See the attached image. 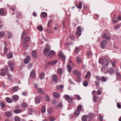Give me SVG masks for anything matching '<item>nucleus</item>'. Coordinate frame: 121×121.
Wrapping results in <instances>:
<instances>
[{"label":"nucleus","mask_w":121,"mask_h":121,"mask_svg":"<svg viewBox=\"0 0 121 121\" xmlns=\"http://www.w3.org/2000/svg\"><path fill=\"white\" fill-rule=\"evenodd\" d=\"M16 64V62L15 61H9L8 62V64L9 66H13V65H15Z\"/></svg>","instance_id":"11"},{"label":"nucleus","mask_w":121,"mask_h":121,"mask_svg":"<svg viewBox=\"0 0 121 121\" xmlns=\"http://www.w3.org/2000/svg\"><path fill=\"white\" fill-rule=\"evenodd\" d=\"M87 56L91 57L92 56V54L91 52L90 51H88L87 52Z\"/></svg>","instance_id":"42"},{"label":"nucleus","mask_w":121,"mask_h":121,"mask_svg":"<svg viewBox=\"0 0 121 121\" xmlns=\"http://www.w3.org/2000/svg\"><path fill=\"white\" fill-rule=\"evenodd\" d=\"M16 17L17 18L20 19L23 18L22 13L21 12L18 11H17Z\"/></svg>","instance_id":"5"},{"label":"nucleus","mask_w":121,"mask_h":121,"mask_svg":"<svg viewBox=\"0 0 121 121\" xmlns=\"http://www.w3.org/2000/svg\"><path fill=\"white\" fill-rule=\"evenodd\" d=\"M57 61L56 60H55L53 61H51L48 62V64L49 65H53L57 63Z\"/></svg>","instance_id":"25"},{"label":"nucleus","mask_w":121,"mask_h":121,"mask_svg":"<svg viewBox=\"0 0 121 121\" xmlns=\"http://www.w3.org/2000/svg\"><path fill=\"white\" fill-rule=\"evenodd\" d=\"M95 78L97 81H101L102 82H105L106 81V78L105 77H103L101 78L99 76H96Z\"/></svg>","instance_id":"3"},{"label":"nucleus","mask_w":121,"mask_h":121,"mask_svg":"<svg viewBox=\"0 0 121 121\" xmlns=\"http://www.w3.org/2000/svg\"><path fill=\"white\" fill-rule=\"evenodd\" d=\"M100 45L101 47L102 48H104L106 46V41L104 40L101 42Z\"/></svg>","instance_id":"13"},{"label":"nucleus","mask_w":121,"mask_h":121,"mask_svg":"<svg viewBox=\"0 0 121 121\" xmlns=\"http://www.w3.org/2000/svg\"><path fill=\"white\" fill-rule=\"evenodd\" d=\"M21 107H22L25 108L27 106V104L26 103L24 102H22L21 103Z\"/></svg>","instance_id":"44"},{"label":"nucleus","mask_w":121,"mask_h":121,"mask_svg":"<svg viewBox=\"0 0 121 121\" xmlns=\"http://www.w3.org/2000/svg\"><path fill=\"white\" fill-rule=\"evenodd\" d=\"M19 97L17 95H13L12 98L13 100L14 101L17 100L18 99Z\"/></svg>","instance_id":"23"},{"label":"nucleus","mask_w":121,"mask_h":121,"mask_svg":"<svg viewBox=\"0 0 121 121\" xmlns=\"http://www.w3.org/2000/svg\"><path fill=\"white\" fill-rule=\"evenodd\" d=\"M7 57L8 59L11 58L13 57V54L11 53H8L7 55Z\"/></svg>","instance_id":"36"},{"label":"nucleus","mask_w":121,"mask_h":121,"mask_svg":"<svg viewBox=\"0 0 121 121\" xmlns=\"http://www.w3.org/2000/svg\"><path fill=\"white\" fill-rule=\"evenodd\" d=\"M30 60V57L29 56H27L24 59V62L26 64H27L29 62Z\"/></svg>","instance_id":"12"},{"label":"nucleus","mask_w":121,"mask_h":121,"mask_svg":"<svg viewBox=\"0 0 121 121\" xmlns=\"http://www.w3.org/2000/svg\"><path fill=\"white\" fill-rule=\"evenodd\" d=\"M98 100V97L97 95L93 97V100L94 102H96Z\"/></svg>","instance_id":"28"},{"label":"nucleus","mask_w":121,"mask_h":121,"mask_svg":"<svg viewBox=\"0 0 121 121\" xmlns=\"http://www.w3.org/2000/svg\"><path fill=\"white\" fill-rule=\"evenodd\" d=\"M53 111V108H49L48 110V112L49 113H52Z\"/></svg>","instance_id":"37"},{"label":"nucleus","mask_w":121,"mask_h":121,"mask_svg":"<svg viewBox=\"0 0 121 121\" xmlns=\"http://www.w3.org/2000/svg\"><path fill=\"white\" fill-rule=\"evenodd\" d=\"M83 84L85 86H87L88 85V82L86 80H85L83 83Z\"/></svg>","instance_id":"59"},{"label":"nucleus","mask_w":121,"mask_h":121,"mask_svg":"<svg viewBox=\"0 0 121 121\" xmlns=\"http://www.w3.org/2000/svg\"><path fill=\"white\" fill-rule=\"evenodd\" d=\"M19 89V87L17 86H15L13 87L12 90V91L14 92H15L17 91Z\"/></svg>","instance_id":"29"},{"label":"nucleus","mask_w":121,"mask_h":121,"mask_svg":"<svg viewBox=\"0 0 121 121\" xmlns=\"http://www.w3.org/2000/svg\"><path fill=\"white\" fill-rule=\"evenodd\" d=\"M0 71H1V72H0V75L1 76H5L6 73L7 72L5 71H4L2 70V69H0Z\"/></svg>","instance_id":"24"},{"label":"nucleus","mask_w":121,"mask_h":121,"mask_svg":"<svg viewBox=\"0 0 121 121\" xmlns=\"http://www.w3.org/2000/svg\"><path fill=\"white\" fill-rule=\"evenodd\" d=\"M26 43H23L22 44V46L25 48H27L28 47V45Z\"/></svg>","instance_id":"63"},{"label":"nucleus","mask_w":121,"mask_h":121,"mask_svg":"<svg viewBox=\"0 0 121 121\" xmlns=\"http://www.w3.org/2000/svg\"><path fill=\"white\" fill-rule=\"evenodd\" d=\"M98 118L100 121H103V117L100 114L99 115Z\"/></svg>","instance_id":"58"},{"label":"nucleus","mask_w":121,"mask_h":121,"mask_svg":"<svg viewBox=\"0 0 121 121\" xmlns=\"http://www.w3.org/2000/svg\"><path fill=\"white\" fill-rule=\"evenodd\" d=\"M92 94L93 97L97 95L96 92L95 91H93L92 92Z\"/></svg>","instance_id":"61"},{"label":"nucleus","mask_w":121,"mask_h":121,"mask_svg":"<svg viewBox=\"0 0 121 121\" xmlns=\"http://www.w3.org/2000/svg\"><path fill=\"white\" fill-rule=\"evenodd\" d=\"M57 72L59 74H62V70L61 68H59L58 69Z\"/></svg>","instance_id":"47"},{"label":"nucleus","mask_w":121,"mask_h":121,"mask_svg":"<svg viewBox=\"0 0 121 121\" xmlns=\"http://www.w3.org/2000/svg\"><path fill=\"white\" fill-rule=\"evenodd\" d=\"M76 34L78 36H80L81 34V32L77 31L76 33Z\"/></svg>","instance_id":"62"},{"label":"nucleus","mask_w":121,"mask_h":121,"mask_svg":"<svg viewBox=\"0 0 121 121\" xmlns=\"http://www.w3.org/2000/svg\"><path fill=\"white\" fill-rule=\"evenodd\" d=\"M67 66L69 72L70 73L72 69V68L70 65L69 64H67Z\"/></svg>","instance_id":"31"},{"label":"nucleus","mask_w":121,"mask_h":121,"mask_svg":"<svg viewBox=\"0 0 121 121\" xmlns=\"http://www.w3.org/2000/svg\"><path fill=\"white\" fill-rule=\"evenodd\" d=\"M87 119V117L86 115L83 116L82 117V121H86Z\"/></svg>","instance_id":"53"},{"label":"nucleus","mask_w":121,"mask_h":121,"mask_svg":"<svg viewBox=\"0 0 121 121\" xmlns=\"http://www.w3.org/2000/svg\"><path fill=\"white\" fill-rule=\"evenodd\" d=\"M45 76V74L43 72H42L40 74L39 76V78L41 79H43Z\"/></svg>","instance_id":"30"},{"label":"nucleus","mask_w":121,"mask_h":121,"mask_svg":"<svg viewBox=\"0 0 121 121\" xmlns=\"http://www.w3.org/2000/svg\"><path fill=\"white\" fill-rule=\"evenodd\" d=\"M53 22V20H50L49 21L48 24V27H51V26Z\"/></svg>","instance_id":"45"},{"label":"nucleus","mask_w":121,"mask_h":121,"mask_svg":"<svg viewBox=\"0 0 121 121\" xmlns=\"http://www.w3.org/2000/svg\"><path fill=\"white\" fill-rule=\"evenodd\" d=\"M8 49L7 47L5 46L4 48V54L6 55L8 51Z\"/></svg>","instance_id":"27"},{"label":"nucleus","mask_w":121,"mask_h":121,"mask_svg":"<svg viewBox=\"0 0 121 121\" xmlns=\"http://www.w3.org/2000/svg\"><path fill=\"white\" fill-rule=\"evenodd\" d=\"M83 30V29L80 26H78L77 28V30L78 31L81 32L82 31V30Z\"/></svg>","instance_id":"60"},{"label":"nucleus","mask_w":121,"mask_h":121,"mask_svg":"<svg viewBox=\"0 0 121 121\" xmlns=\"http://www.w3.org/2000/svg\"><path fill=\"white\" fill-rule=\"evenodd\" d=\"M32 56L34 57L35 58H36V51L35 50H33L32 52Z\"/></svg>","instance_id":"52"},{"label":"nucleus","mask_w":121,"mask_h":121,"mask_svg":"<svg viewBox=\"0 0 121 121\" xmlns=\"http://www.w3.org/2000/svg\"><path fill=\"white\" fill-rule=\"evenodd\" d=\"M53 96L55 98H57L60 96V94L56 92H53L52 93Z\"/></svg>","instance_id":"14"},{"label":"nucleus","mask_w":121,"mask_h":121,"mask_svg":"<svg viewBox=\"0 0 121 121\" xmlns=\"http://www.w3.org/2000/svg\"><path fill=\"white\" fill-rule=\"evenodd\" d=\"M9 11L12 14H14L16 11V7L15 6H12L9 10Z\"/></svg>","instance_id":"7"},{"label":"nucleus","mask_w":121,"mask_h":121,"mask_svg":"<svg viewBox=\"0 0 121 121\" xmlns=\"http://www.w3.org/2000/svg\"><path fill=\"white\" fill-rule=\"evenodd\" d=\"M7 14L6 10L2 8L0 9V15L2 16H4Z\"/></svg>","instance_id":"4"},{"label":"nucleus","mask_w":121,"mask_h":121,"mask_svg":"<svg viewBox=\"0 0 121 121\" xmlns=\"http://www.w3.org/2000/svg\"><path fill=\"white\" fill-rule=\"evenodd\" d=\"M69 37L72 40H74V36L72 34H71L69 35Z\"/></svg>","instance_id":"40"},{"label":"nucleus","mask_w":121,"mask_h":121,"mask_svg":"<svg viewBox=\"0 0 121 121\" xmlns=\"http://www.w3.org/2000/svg\"><path fill=\"white\" fill-rule=\"evenodd\" d=\"M64 97L65 100L69 102H71L73 101V99L72 98L70 97L69 95H64Z\"/></svg>","instance_id":"6"},{"label":"nucleus","mask_w":121,"mask_h":121,"mask_svg":"<svg viewBox=\"0 0 121 121\" xmlns=\"http://www.w3.org/2000/svg\"><path fill=\"white\" fill-rule=\"evenodd\" d=\"M61 26L60 25H57V24L55 25L54 28V30H58L60 27Z\"/></svg>","instance_id":"35"},{"label":"nucleus","mask_w":121,"mask_h":121,"mask_svg":"<svg viewBox=\"0 0 121 121\" xmlns=\"http://www.w3.org/2000/svg\"><path fill=\"white\" fill-rule=\"evenodd\" d=\"M59 56L62 58L63 61H64L65 60V56L63 55L62 52H60L59 54Z\"/></svg>","instance_id":"18"},{"label":"nucleus","mask_w":121,"mask_h":121,"mask_svg":"<svg viewBox=\"0 0 121 121\" xmlns=\"http://www.w3.org/2000/svg\"><path fill=\"white\" fill-rule=\"evenodd\" d=\"M106 65H105L103 64L102 65V67L101 69V71L103 73H106Z\"/></svg>","instance_id":"22"},{"label":"nucleus","mask_w":121,"mask_h":121,"mask_svg":"<svg viewBox=\"0 0 121 121\" xmlns=\"http://www.w3.org/2000/svg\"><path fill=\"white\" fill-rule=\"evenodd\" d=\"M37 28L38 30L40 31H42L43 30V27L41 26H38Z\"/></svg>","instance_id":"48"},{"label":"nucleus","mask_w":121,"mask_h":121,"mask_svg":"<svg viewBox=\"0 0 121 121\" xmlns=\"http://www.w3.org/2000/svg\"><path fill=\"white\" fill-rule=\"evenodd\" d=\"M91 73L90 72H87L86 75L85 76V78L86 79H87L88 78L89 76L91 75Z\"/></svg>","instance_id":"49"},{"label":"nucleus","mask_w":121,"mask_h":121,"mask_svg":"<svg viewBox=\"0 0 121 121\" xmlns=\"http://www.w3.org/2000/svg\"><path fill=\"white\" fill-rule=\"evenodd\" d=\"M30 39V37L29 36L26 37L23 40V43H26L29 41Z\"/></svg>","instance_id":"19"},{"label":"nucleus","mask_w":121,"mask_h":121,"mask_svg":"<svg viewBox=\"0 0 121 121\" xmlns=\"http://www.w3.org/2000/svg\"><path fill=\"white\" fill-rule=\"evenodd\" d=\"M41 99V97L40 95L37 96L35 99V102L36 103H39Z\"/></svg>","instance_id":"9"},{"label":"nucleus","mask_w":121,"mask_h":121,"mask_svg":"<svg viewBox=\"0 0 121 121\" xmlns=\"http://www.w3.org/2000/svg\"><path fill=\"white\" fill-rule=\"evenodd\" d=\"M57 89L59 90H61L63 88V85H57L56 86Z\"/></svg>","instance_id":"34"},{"label":"nucleus","mask_w":121,"mask_h":121,"mask_svg":"<svg viewBox=\"0 0 121 121\" xmlns=\"http://www.w3.org/2000/svg\"><path fill=\"white\" fill-rule=\"evenodd\" d=\"M116 62V60H114L112 62H111V64L112 66L114 68H115V65Z\"/></svg>","instance_id":"57"},{"label":"nucleus","mask_w":121,"mask_h":121,"mask_svg":"<svg viewBox=\"0 0 121 121\" xmlns=\"http://www.w3.org/2000/svg\"><path fill=\"white\" fill-rule=\"evenodd\" d=\"M82 3L81 2L78 3V4H76L75 5L79 9H81L82 7Z\"/></svg>","instance_id":"26"},{"label":"nucleus","mask_w":121,"mask_h":121,"mask_svg":"<svg viewBox=\"0 0 121 121\" xmlns=\"http://www.w3.org/2000/svg\"><path fill=\"white\" fill-rule=\"evenodd\" d=\"M73 74L77 76L76 79L77 82H80L81 81V72L77 70H74L73 71Z\"/></svg>","instance_id":"1"},{"label":"nucleus","mask_w":121,"mask_h":121,"mask_svg":"<svg viewBox=\"0 0 121 121\" xmlns=\"http://www.w3.org/2000/svg\"><path fill=\"white\" fill-rule=\"evenodd\" d=\"M53 81L55 82H57V76L55 74L53 75L52 76Z\"/></svg>","instance_id":"16"},{"label":"nucleus","mask_w":121,"mask_h":121,"mask_svg":"<svg viewBox=\"0 0 121 121\" xmlns=\"http://www.w3.org/2000/svg\"><path fill=\"white\" fill-rule=\"evenodd\" d=\"M45 107L44 105L41 108V111L42 113H44L45 111Z\"/></svg>","instance_id":"39"},{"label":"nucleus","mask_w":121,"mask_h":121,"mask_svg":"<svg viewBox=\"0 0 121 121\" xmlns=\"http://www.w3.org/2000/svg\"><path fill=\"white\" fill-rule=\"evenodd\" d=\"M55 54V52L52 50L50 51L48 53V56L50 57H52L54 56Z\"/></svg>","instance_id":"10"},{"label":"nucleus","mask_w":121,"mask_h":121,"mask_svg":"<svg viewBox=\"0 0 121 121\" xmlns=\"http://www.w3.org/2000/svg\"><path fill=\"white\" fill-rule=\"evenodd\" d=\"M5 100L8 103H10L12 102V100L11 99L8 97L6 98Z\"/></svg>","instance_id":"41"},{"label":"nucleus","mask_w":121,"mask_h":121,"mask_svg":"<svg viewBox=\"0 0 121 121\" xmlns=\"http://www.w3.org/2000/svg\"><path fill=\"white\" fill-rule=\"evenodd\" d=\"M26 31H23L22 33V34L21 36V39H22L26 35Z\"/></svg>","instance_id":"33"},{"label":"nucleus","mask_w":121,"mask_h":121,"mask_svg":"<svg viewBox=\"0 0 121 121\" xmlns=\"http://www.w3.org/2000/svg\"><path fill=\"white\" fill-rule=\"evenodd\" d=\"M80 51V48L79 47H76L75 49L74 52L76 54H77Z\"/></svg>","instance_id":"43"},{"label":"nucleus","mask_w":121,"mask_h":121,"mask_svg":"<svg viewBox=\"0 0 121 121\" xmlns=\"http://www.w3.org/2000/svg\"><path fill=\"white\" fill-rule=\"evenodd\" d=\"M37 91L38 93L41 94H45V92H44L42 89L41 88H39L37 89Z\"/></svg>","instance_id":"21"},{"label":"nucleus","mask_w":121,"mask_h":121,"mask_svg":"<svg viewBox=\"0 0 121 121\" xmlns=\"http://www.w3.org/2000/svg\"><path fill=\"white\" fill-rule=\"evenodd\" d=\"M99 62L100 64H103L104 62V60L103 58H100L99 60Z\"/></svg>","instance_id":"51"},{"label":"nucleus","mask_w":121,"mask_h":121,"mask_svg":"<svg viewBox=\"0 0 121 121\" xmlns=\"http://www.w3.org/2000/svg\"><path fill=\"white\" fill-rule=\"evenodd\" d=\"M117 79L121 81V75L118 73H117Z\"/></svg>","instance_id":"38"},{"label":"nucleus","mask_w":121,"mask_h":121,"mask_svg":"<svg viewBox=\"0 0 121 121\" xmlns=\"http://www.w3.org/2000/svg\"><path fill=\"white\" fill-rule=\"evenodd\" d=\"M5 35V32L3 31H1L0 32V37H4Z\"/></svg>","instance_id":"55"},{"label":"nucleus","mask_w":121,"mask_h":121,"mask_svg":"<svg viewBox=\"0 0 121 121\" xmlns=\"http://www.w3.org/2000/svg\"><path fill=\"white\" fill-rule=\"evenodd\" d=\"M15 120L16 121H20V119L18 117H15L14 118Z\"/></svg>","instance_id":"64"},{"label":"nucleus","mask_w":121,"mask_h":121,"mask_svg":"<svg viewBox=\"0 0 121 121\" xmlns=\"http://www.w3.org/2000/svg\"><path fill=\"white\" fill-rule=\"evenodd\" d=\"M22 111V110L21 109H19L18 110H15L14 111V112L15 113H18L21 112Z\"/></svg>","instance_id":"54"},{"label":"nucleus","mask_w":121,"mask_h":121,"mask_svg":"<svg viewBox=\"0 0 121 121\" xmlns=\"http://www.w3.org/2000/svg\"><path fill=\"white\" fill-rule=\"evenodd\" d=\"M82 108V106L81 105H79L77 109L75 111L74 113H79L80 112V111L81 110Z\"/></svg>","instance_id":"8"},{"label":"nucleus","mask_w":121,"mask_h":121,"mask_svg":"<svg viewBox=\"0 0 121 121\" xmlns=\"http://www.w3.org/2000/svg\"><path fill=\"white\" fill-rule=\"evenodd\" d=\"M62 104L60 102H59L57 105H55V107L56 108H58V107H62Z\"/></svg>","instance_id":"32"},{"label":"nucleus","mask_w":121,"mask_h":121,"mask_svg":"<svg viewBox=\"0 0 121 121\" xmlns=\"http://www.w3.org/2000/svg\"><path fill=\"white\" fill-rule=\"evenodd\" d=\"M76 61L78 64H80L82 63L81 59L79 56L77 57L76 58Z\"/></svg>","instance_id":"17"},{"label":"nucleus","mask_w":121,"mask_h":121,"mask_svg":"<svg viewBox=\"0 0 121 121\" xmlns=\"http://www.w3.org/2000/svg\"><path fill=\"white\" fill-rule=\"evenodd\" d=\"M35 70L33 69L31 72L30 73V77L31 78H34L35 76Z\"/></svg>","instance_id":"15"},{"label":"nucleus","mask_w":121,"mask_h":121,"mask_svg":"<svg viewBox=\"0 0 121 121\" xmlns=\"http://www.w3.org/2000/svg\"><path fill=\"white\" fill-rule=\"evenodd\" d=\"M95 86L97 88L99 87V86L100 82L99 81H96L95 82Z\"/></svg>","instance_id":"46"},{"label":"nucleus","mask_w":121,"mask_h":121,"mask_svg":"<svg viewBox=\"0 0 121 121\" xmlns=\"http://www.w3.org/2000/svg\"><path fill=\"white\" fill-rule=\"evenodd\" d=\"M41 16L43 17H46L47 16V14L45 12H42L41 13Z\"/></svg>","instance_id":"50"},{"label":"nucleus","mask_w":121,"mask_h":121,"mask_svg":"<svg viewBox=\"0 0 121 121\" xmlns=\"http://www.w3.org/2000/svg\"><path fill=\"white\" fill-rule=\"evenodd\" d=\"M114 72V70L112 68H109L107 70V73L110 74H112Z\"/></svg>","instance_id":"20"},{"label":"nucleus","mask_w":121,"mask_h":121,"mask_svg":"<svg viewBox=\"0 0 121 121\" xmlns=\"http://www.w3.org/2000/svg\"><path fill=\"white\" fill-rule=\"evenodd\" d=\"M46 48L44 49L43 53L45 55L48 56V52L50 49V47L48 44L46 45Z\"/></svg>","instance_id":"2"},{"label":"nucleus","mask_w":121,"mask_h":121,"mask_svg":"<svg viewBox=\"0 0 121 121\" xmlns=\"http://www.w3.org/2000/svg\"><path fill=\"white\" fill-rule=\"evenodd\" d=\"M5 68H3L2 69V70L5 71L7 72L8 71H9V70L8 68L6 66H5L4 67Z\"/></svg>","instance_id":"56"}]
</instances>
